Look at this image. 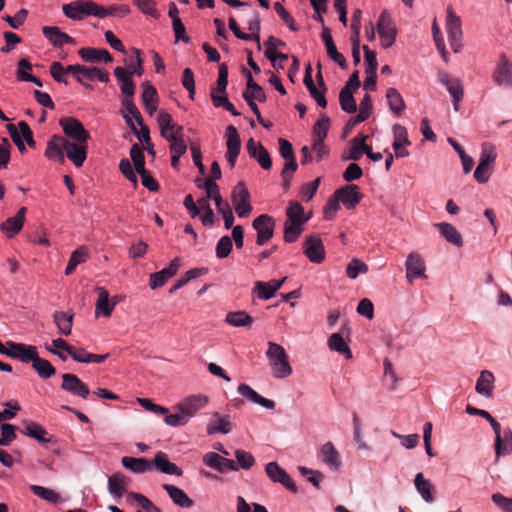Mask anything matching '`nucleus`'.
I'll return each mask as SVG.
<instances>
[{
  "mask_svg": "<svg viewBox=\"0 0 512 512\" xmlns=\"http://www.w3.org/2000/svg\"><path fill=\"white\" fill-rule=\"evenodd\" d=\"M311 216V212L305 213L300 203L290 201L286 208V220L283 230L284 241L286 243L297 241L304 231V225L310 220Z\"/></svg>",
  "mask_w": 512,
  "mask_h": 512,
  "instance_id": "obj_1",
  "label": "nucleus"
},
{
  "mask_svg": "<svg viewBox=\"0 0 512 512\" xmlns=\"http://www.w3.org/2000/svg\"><path fill=\"white\" fill-rule=\"evenodd\" d=\"M266 356L275 378L282 379L292 374V367L285 349L274 342H268Z\"/></svg>",
  "mask_w": 512,
  "mask_h": 512,
  "instance_id": "obj_2",
  "label": "nucleus"
},
{
  "mask_svg": "<svg viewBox=\"0 0 512 512\" xmlns=\"http://www.w3.org/2000/svg\"><path fill=\"white\" fill-rule=\"evenodd\" d=\"M98 4L91 0H75L62 5L63 14L74 21H81L88 16L98 17Z\"/></svg>",
  "mask_w": 512,
  "mask_h": 512,
  "instance_id": "obj_3",
  "label": "nucleus"
},
{
  "mask_svg": "<svg viewBox=\"0 0 512 512\" xmlns=\"http://www.w3.org/2000/svg\"><path fill=\"white\" fill-rule=\"evenodd\" d=\"M446 31L448 34L450 46L454 53H458L462 49V29L461 18L455 13L454 9L449 5L446 9Z\"/></svg>",
  "mask_w": 512,
  "mask_h": 512,
  "instance_id": "obj_4",
  "label": "nucleus"
},
{
  "mask_svg": "<svg viewBox=\"0 0 512 512\" xmlns=\"http://www.w3.org/2000/svg\"><path fill=\"white\" fill-rule=\"evenodd\" d=\"M278 142L280 155L286 160L281 172L283 186L284 189H288L292 174L297 170V163L292 144L284 138H279Z\"/></svg>",
  "mask_w": 512,
  "mask_h": 512,
  "instance_id": "obj_5",
  "label": "nucleus"
},
{
  "mask_svg": "<svg viewBox=\"0 0 512 512\" xmlns=\"http://www.w3.org/2000/svg\"><path fill=\"white\" fill-rule=\"evenodd\" d=\"M59 125L70 141L88 142L90 134L78 119L74 117H64L59 120Z\"/></svg>",
  "mask_w": 512,
  "mask_h": 512,
  "instance_id": "obj_6",
  "label": "nucleus"
},
{
  "mask_svg": "<svg viewBox=\"0 0 512 512\" xmlns=\"http://www.w3.org/2000/svg\"><path fill=\"white\" fill-rule=\"evenodd\" d=\"M377 32L380 37L381 45L384 49L390 48L395 43L397 30L393 24L390 14L387 11H382L379 16Z\"/></svg>",
  "mask_w": 512,
  "mask_h": 512,
  "instance_id": "obj_7",
  "label": "nucleus"
},
{
  "mask_svg": "<svg viewBox=\"0 0 512 512\" xmlns=\"http://www.w3.org/2000/svg\"><path fill=\"white\" fill-rule=\"evenodd\" d=\"M275 225V219L268 214H261L253 220L252 227L257 232V245L262 246L273 237Z\"/></svg>",
  "mask_w": 512,
  "mask_h": 512,
  "instance_id": "obj_8",
  "label": "nucleus"
},
{
  "mask_svg": "<svg viewBox=\"0 0 512 512\" xmlns=\"http://www.w3.org/2000/svg\"><path fill=\"white\" fill-rule=\"evenodd\" d=\"M226 147L225 158L231 169L235 167L236 160L241 150V140L239 133L233 125H229L225 131Z\"/></svg>",
  "mask_w": 512,
  "mask_h": 512,
  "instance_id": "obj_9",
  "label": "nucleus"
},
{
  "mask_svg": "<svg viewBox=\"0 0 512 512\" xmlns=\"http://www.w3.org/2000/svg\"><path fill=\"white\" fill-rule=\"evenodd\" d=\"M492 79L498 86L512 88V62L505 54L500 55Z\"/></svg>",
  "mask_w": 512,
  "mask_h": 512,
  "instance_id": "obj_10",
  "label": "nucleus"
},
{
  "mask_svg": "<svg viewBox=\"0 0 512 512\" xmlns=\"http://www.w3.org/2000/svg\"><path fill=\"white\" fill-rule=\"evenodd\" d=\"M438 80L446 87L452 98L453 108L455 111H458L464 93L461 81L457 78L450 77L445 72H440L438 74Z\"/></svg>",
  "mask_w": 512,
  "mask_h": 512,
  "instance_id": "obj_11",
  "label": "nucleus"
},
{
  "mask_svg": "<svg viewBox=\"0 0 512 512\" xmlns=\"http://www.w3.org/2000/svg\"><path fill=\"white\" fill-rule=\"evenodd\" d=\"M88 142H75L66 138L64 156L76 167H81L87 158Z\"/></svg>",
  "mask_w": 512,
  "mask_h": 512,
  "instance_id": "obj_12",
  "label": "nucleus"
},
{
  "mask_svg": "<svg viewBox=\"0 0 512 512\" xmlns=\"http://www.w3.org/2000/svg\"><path fill=\"white\" fill-rule=\"evenodd\" d=\"M405 268L406 278L410 283H412L415 278H427L425 274V262L420 254L416 252H412L408 255L405 262Z\"/></svg>",
  "mask_w": 512,
  "mask_h": 512,
  "instance_id": "obj_13",
  "label": "nucleus"
},
{
  "mask_svg": "<svg viewBox=\"0 0 512 512\" xmlns=\"http://www.w3.org/2000/svg\"><path fill=\"white\" fill-rule=\"evenodd\" d=\"M180 266L181 259L179 257H176L170 262L168 267L162 269L161 271L152 273L150 275L149 281L151 289H156L164 286L166 282L177 273Z\"/></svg>",
  "mask_w": 512,
  "mask_h": 512,
  "instance_id": "obj_14",
  "label": "nucleus"
},
{
  "mask_svg": "<svg viewBox=\"0 0 512 512\" xmlns=\"http://www.w3.org/2000/svg\"><path fill=\"white\" fill-rule=\"evenodd\" d=\"M61 388L73 395L86 399L90 394L89 387L74 374L62 375Z\"/></svg>",
  "mask_w": 512,
  "mask_h": 512,
  "instance_id": "obj_15",
  "label": "nucleus"
},
{
  "mask_svg": "<svg viewBox=\"0 0 512 512\" xmlns=\"http://www.w3.org/2000/svg\"><path fill=\"white\" fill-rule=\"evenodd\" d=\"M205 465L217 470L220 473L227 471H237L238 465L235 461L225 458L215 452H208L203 457Z\"/></svg>",
  "mask_w": 512,
  "mask_h": 512,
  "instance_id": "obj_16",
  "label": "nucleus"
},
{
  "mask_svg": "<svg viewBox=\"0 0 512 512\" xmlns=\"http://www.w3.org/2000/svg\"><path fill=\"white\" fill-rule=\"evenodd\" d=\"M266 473L273 482L281 483L293 493L297 492V487L287 472L282 469L276 462H269L266 465Z\"/></svg>",
  "mask_w": 512,
  "mask_h": 512,
  "instance_id": "obj_17",
  "label": "nucleus"
},
{
  "mask_svg": "<svg viewBox=\"0 0 512 512\" xmlns=\"http://www.w3.org/2000/svg\"><path fill=\"white\" fill-rule=\"evenodd\" d=\"M304 254L313 263H321L325 259L322 240L318 236H309L303 243Z\"/></svg>",
  "mask_w": 512,
  "mask_h": 512,
  "instance_id": "obj_18",
  "label": "nucleus"
},
{
  "mask_svg": "<svg viewBox=\"0 0 512 512\" xmlns=\"http://www.w3.org/2000/svg\"><path fill=\"white\" fill-rule=\"evenodd\" d=\"M114 75L120 84L122 100L133 99L135 94V84L132 80V72L127 69L117 66L114 69Z\"/></svg>",
  "mask_w": 512,
  "mask_h": 512,
  "instance_id": "obj_19",
  "label": "nucleus"
},
{
  "mask_svg": "<svg viewBox=\"0 0 512 512\" xmlns=\"http://www.w3.org/2000/svg\"><path fill=\"white\" fill-rule=\"evenodd\" d=\"M247 152L249 156L255 159L264 170H269L271 168L272 161L270 155L261 143H257L253 138H250L247 141Z\"/></svg>",
  "mask_w": 512,
  "mask_h": 512,
  "instance_id": "obj_20",
  "label": "nucleus"
},
{
  "mask_svg": "<svg viewBox=\"0 0 512 512\" xmlns=\"http://www.w3.org/2000/svg\"><path fill=\"white\" fill-rule=\"evenodd\" d=\"M6 345L8 346V353H6V356L12 359H17L23 363H30V359H32V355L37 349L36 346L16 343L13 341L6 342Z\"/></svg>",
  "mask_w": 512,
  "mask_h": 512,
  "instance_id": "obj_21",
  "label": "nucleus"
},
{
  "mask_svg": "<svg viewBox=\"0 0 512 512\" xmlns=\"http://www.w3.org/2000/svg\"><path fill=\"white\" fill-rule=\"evenodd\" d=\"M26 212L27 208L21 207L16 215L9 217L0 224V230L5 233L8 238L17 235L23 227Z\"/></svg>",
  "mask_w": 512,
  "mask_h": 512,
  "instance_id": "obj_22",
  "label": "nucleus"
},
{
  "mask_svg": "<svg viewBox=\"0 0 512 512\" xmlns=\"http://www.w3.org/2000/svg\"><path fill=\"white\" fill-rule=\"evenodd\" d=\"M42 33L49 43L57 48H61L64 44H76L73 37L62 32L60 28L56 26H43Z\"/></svg>",
  "mask_w": 512,
  "mask_h": 512,
  "instance_id": "obj_23",
  "label": "nucleus"
},
{
  "mask_svg": "<svg viewBox=\"0 0 512 512\" xmlns=\"http://www.w3.org/2000/svg\"><path fill=\"white\" fill-rule=\"evenodd\" d=\"M208 404V398L204 395H193L181 401L176 408L185 414L188 419Z\"/></svg>",
  "mask_w": 512,
  "mask_h": 512,
  "instance_id": "obj_24",
  "label": "nucleus"
},
{
  "mask_svg": "<svg viewBox=\"0 0 512 512\" xmlns=\"http://www.w3.org/2000/svg\"><path fill=\"white\" fill-rule=\"evenodd\" d=\"M121 115L124 118L127 126L133 133H136V126L133 122L135 120L138 125H142V116L138 108L136 107L133 99L122 100Z\"/></svg>",
  "mask_w": 512,
  "mask_h": 512,
  "instance_id": "obj_25",
  "label": "nucleus"
},
{
  "mask_svg": "<svg viewBox=\"0 0 512 512\" xmlns=\"http://www.w3.org/2000/svg\"><path fill=\"white\" fill-rule=\"evenodd\" d=\"M319 457L332 470H338L341 466V456L332 442L321 446Z\"/></svg>",
  "mask_w": 512,
  "mask_h": 512,
  "instance_id": "obj_26",
  "label": "nucleus"
},
{
  "mask_svg": "<svg viewBox=\"0 0 512 512\" xmlns=\"http://www.w3.org/2000/svg\"><path fill=\"white\" fill-rule=\"evenodd\" d=\"M130 479L117 472L108 478V491L114 498H121L126 492Z\"/></svg>",
  "mask_w": 512,
  "mask_h": 512,
  "instance_id": "obj_27",
  "label": "nucleus"
},
{
  "mask_svg": "<svg viewBox=\"0 0 512 512\" xmlns=\"http://www.w3.org/2000/svg\"><path fill=\"white\" fill-rule=\"evenodd\" d=\"M238 393L246 398L247 400L261 405L265 407L266 409H274L276 406V403L273 400L264 398L260 394H258L255 390H253L249 385L247 384H240L237 389Z\"/></svg>",
  "mask_w": 512,
  "mask_h": 512,
  "instance_id": "obj_28",
  "label": "nucleus"
},
{
  "mask_svg": "<svg viewBox=\"0 0 512 512\" xmlns=\"http://www.w3.org/2000/svg\"><path fill=\"white\" fill-rule=\"evenodd\" d=\"M153 465L161 473L177 476H181L183 473L176 464L169 461L168 455L161 451L155 455L154 461L152 462V466Z\"/></svg>",
  "mask_w": 512,
  "mask_h": 512,
  "instance_id": "obj_29",
  "label": "nucleus"
},
{
  "mask_svg": "<svg viewBox=\"0 0 512 512\" xmlns=\"http://www.w3.org/2000/svg\"><path fill=\"white\" fill-rule=\"evenodd\" d=\"M79 56L86 62L103 61L105 63L113 60L112 55L106 49L84 47L78 51Z\"/></svg>",
  "mask_w": 512,
  "mask_h": 512,
  "instance_id": "obj_30",
  "label": "nucleus"
},
{
  "mask_svg": "<svg viewBox=\"0 0 512 512\" xmlns=\"http://www.w3.org/2000/svg\"><path fill=\"white\" fill-rule=\"evenodd\" d=\"M162 488L168 493L175 505L181 508H190L194 505L193 500L182 489L171 484H163Z\"/></svg>",
  "mask_w": 512,
  "mask_h": 512,
  "instance_id": "obj_31",
  "label": "nucleus"
},
{
  "mask_svg": "<svg viewBox=\"0 0 512 512\" xmlns=\"http://www.w3.org/2000/svg\"><path fill=\"white\" fill-rule=\"evenodd\" d=\"M33 369L41 379H49L56 374V369L46 359L40 358L36 350L30 359Z\"/></svg>",
  "mask_w": 512,
  "mask_h": 512,
  "instance_id": "obj_32",
  "label": "nucleus"
},
{
  "mask_svg": "<svg viewBox=\"0 0 512 512\" xmlns=\"http://www.w3.org/2000/svg\"><path fill=\"white\" fill-rule=\"evenodd\" d=\"M414 485L417 492L421 495L422 499L427 503L434 501L435 487L429 480L425 479L422 473H418L414 479Z\"/></svg>",
  "mask_w": 512,
  "mask_h": 512,
  "instance_id": "obj_33",
  "label": "nucleus"
},
{
  "mask_svg": "<svg viewBox=\"0 0 512 512\" xmlns=\"http://www.w3.org/2000/svg\"><path fill=\"white\" fill-rule=\"evenodd\" d=\"M221 177V169L220 165L217 161H213L211 165L210 176L205 179L197 180V187L199 189H205L206 192H216L218 190V185L216 184V180Z\"/></svg>",
  "mask_w": 512,
  "mask_h": 512,
  "instance_id": "obj_34",
  "label": "nucleus"
},
{
  "mask_svg": "<svg viewBox=\"0 0 512 512\" xmlns=\"http://www.w3.org/2000/svg\"><path fill=\"white\" fill-rule=\"evenodd\" d=\"M122 465L136 474H142L152 470V462L145 458L123 457Z\"/></svg>",
  "mask_w": 512,
  "mask_h": 512,
  "instance_id": "obj_35",
  "label": "nucleus"
},
{
  "mask_svg": "<svg viewBox=\"0 0 512 512\" xmlns=\"http://www.w3.org/2000/svg\"><path fill=\"white\" fill-rule=\"evenodd\" d=\"M65 143L66 138L62 136H53L51 140L47 143L45 155L49 159H60L61 161H63Z\"/></svg>",
  "mask_w": 512,
  "mask_h": 512,
  "instance_id": "obj_36",
  "label": "nucleus"
},
{
  "mask_svg": "<svg viewBox=\"0 0 512 512\" xmlns=\"http://www.w3.org/2000/svg\"><path fill=\"white\" fill-rule=\"evenodd\" d=\"M98 299L96 301V315L102 312L104 316L108 317L111 315L116 301L109 302V292L104 287H97Z\"/></svg>",
  "mask_w": 512,
  "mask_h": 512,
  "instance_id": "obj_37",
  "label": "nucleus"
},
{
  "mask_svg": "<svg viewBox=\"0 0 512 512\" xmlns=\"http://www.w3.org/2000/svg\"><path fill=\"white\" fill-rule=\"evenodd\" d=\"M493 382V374L487 370H484L481 372L479 378L477 379L475 390L477 393L485 397H491L494 388Z\"/></svg>",
  "mask_w": 512,
  "mask_h": 512,
  "instance_id": "obj_38",
  "label": "nucleus"
},
{
  "mask_svg": "<svg viewBox=\"0 0 512 512\" xmlns=\"http://www.w3.org/2000/svg\"><path fill=\"white\" fill-rule=\"evenodd\" d=\"M386 99L390 110L396 115L400 116L405 110L406 105L403 97L395 88H388L386 91Z\"/></svg>",
  "mask_w": 512,
  "mask_h": 512,
  "instance_id": "obj_39",
  "label": "nucleus"
},
{
  "mask_svg": "<svg viewBox=\"0 0 512 512\" xmlns=\"http://www.w3.org/2000/svg\"><path fill=\"white\" fill-rule=\"evenodd\" d=\"M435 227L439 230L440 234L450 243L460 247L463 244L462 236L457 229L446 222L437 223Z\"/></svg>",
  "mask_w": 512,
  "mask_h": 512,
  "instance_id": "obj_40",
  "label": "nucleus"
},
{
  "mask_svg": "<svg viewBox=\"0 0 512 512\" xmlns=\"http://www.w3.org/2000/svg\"><path fill=\"white\" fill-rule=\"evenodd\" d=\"M80 76L88 80H98L102 83H107L110 80L109 73L102 68L95 66H83L81 65Z\"/></svg>",
  "mask_w": 512,
  "mask_h": 512,
  "instance_id": "obj_41",
  "label": "nucleus"
},
{
  "mask_svg": "<svg viewBox=\"0 0 512 512\" xmlns=\"http://www.w3.org/2000/svg\"><path fill=\"white\" fill-rule=\"evenodd\" d=\"M157 123L161 136L166 140H174L171 130L174 127L172 116L168 112L161 110L157 116Z\"/></svg>",
  "mask_w": 512,
  "mask_h": 512,
  "instance_id": "obj_42",
  "label": "nucleus"
},
{
  "mask_svg": "<svg viewBox=\"0 0 512 512\" xmlns=\"http://www.w3.org/2000/svg\"><path fill=\"white\" fill-rule=\"evenodd\" d=\"M23 427V433L25 435L34 438L39 442L47 443L50 441L49 438H46L47 431L41 425L30 420H25L23 421Z\"/></svg>",
  "mask_w": 512,
  "mask_h": 512,
  "instance_id": "obj_43",
  "label": "nucleus"
},
{
  "mask_svg": "<svg viewBox=\"0 0 512 512\" xmlns=\"http://www.w3.org/2000/svg\"><path fill=\"white\" fill-rule=\"evenodd\" d=\"M328 346L331 350L344 355L346 359L352 358V352L340 333H333L328 339Z\"/></svg>",
  "mask_w": 512,
  "mask_h": 512,
  "instance_id": "obj_44",
  "label": "nucleus"
},
{
  "mask_svg": "<svg viewBox=\"0 0 512 512\" xmlns=\"http://www.w3.org/2000/svg\"><path fill=\"white\" fill-rule=\"evenodd\" d=\"M53 318L59 333L68 336L72 330L73 314H68L66 312H55L53 314Z\"/></svg>",
  "mask_w": 512,
  "mask_h": 512,
  "instance_id": "obj_45",
  "label": "nucleus"
},
{
  "mask_svg": "<svg viewBox=\"0 0 512 512\" xmlns=\"http://www.w3.org/2000/svg\"><path fill=\"white\" fill-rule=\"evenodd\" d=\"M512 452V430L510 428L504 429L500 436L499 446H495L496 460L501 456L509 455Z\"/></svg>",
  "mask_w": 512,
  "mask_h": 512,
  "instance_id": "obj_46",
  "label": "nucleus"
},
{
  "mask_svg": "<svg viewBox=\"0 0 512 512\" xmlns=\"http://www.w3.org/2000/svg\"><path fill=\"white\" fill-rule=\"evenodd\" d=\"M88 258V250L85 246H80L72 252L68 264L65 269V275H71L76 267L85 262Z\"/></svg>",
  "mask_w": 512,
  "mask_h": 512,
  "instance_id": "obj_47",
  "label": "nucleus"
},
{
  "mask_svg": "<svg viewBox=\"0 0 512 512\" xmlns=\"http://www.w3.org/2000/svg\"><path fill=\"white\" fill-rule=\"evenodd\" d=\"M233 205L239 217H246L250 214L252 206L250 204L249 194H232Z\"/></svg>",
  "mask_w": 512,
  "mask_h": 512,
  "instance_id": "obj_48",
  "label": "nucleus"
},
{
  "mask_svg": "<svg viewBox=\"0 0 512 512\" xmlns=\"http://www.w3.org/2000/svg\"><path fill=\"white\" fill-rule=\"evenodd\" d=\"M213 416L217 418V421L215 423L208 424L207 433L209 435L215 433L228 434L231 431L229 416L220 417L219 413L217 412H215Z\"/></svg>",
  "mask_w": 512,
  "mask_h": 512,
  "instance_id": "obj_49",
  "label": "nucleus"
},
{
  "mask_svg": "<svg viewBox=\"0 0 512 512\" xmlns=\"http://www.w3.org/2000/svg\"><path fill=\"white\" fill-rule=\"evenodd\" d=\"M130 12L131 10L127 5H112L108 8L98 5L97 8L98 18H105L108 16L125 17L129 15Z\"/></svg>",
  "mask_w": 512,
  "mask_h": 512,
  "instance_id": "obj_50",
  "label": "nucleus"
},
{
  "mask_svg": "<svg viewBox=\"0 0 512 512\" xmlns=\"http://www.w3.org/2000/svg\"><path fill=\"white\" fill-rule=\"evenodd\" d=\"M339 103L341 109L346 113H354L357 110V104L353 96V91L348 88H342L339 93Z\"/></svg>",
  "mask_w": 512,
  "mask_h": 512,
  "instance_id": "obj_51",
  "label": "nucleus"
},
{
  "mask_svg": "<svg viewBox=\"0 0 512 512\" xmlns=\"http://www.w3.org/2000/svg\"><path fill=\"white\" fill-rule=\"evenodd\" d=\"M30 491L39 498L53 504H57L61 500L60 495L56 491L43 486L31 485Z\"/></svg>",
  "mask_w": 512,
  "mask_h": 512,
  "instance_id": "obj_52",
  "label": "nucleus"
},
{
  "mask_svg": "<svg viewBox=\"0 0 512 512\" xmlns=\"http://www.w3.org/2000/svg\"><path fill=\"white\" fill-rule=\"evenodd\" d=\"M226 322L231 326L245 327L253 322V318L245 311L229 312L226 315Z\"/></svg>",
  "mask_w": 512,
  "mask_h": 512,
  "instance_id": "obj_53",
  "label": "nucleus"
},
{
  "mask_svg": "<svg viewBox=\"0 0 512 512\" xmlns=\"http://www.w3.org/2000/svg\"><path fill=\"white\" fill-rule=\"evenodd\" d=\"M330 128V119L327 115L321 114L313 126L314 139L325 140Z\"/></svg>",
  "mask_w": 512,
  "mask_h": 512,
  "instance_id": "obj_54",
  "label": "nucleus"
},
{
  "mask_svg": "<svg viewBox=\"0 0 512 512\" xmlns=\"http://www.w3.org/2000/svg\"><path fill=\"white\" fill-rule=\"evenodd\" d=\"M393 137H394V141L392 144L393 149L401 148L403 146L411 144V142L408 139L407 130L402 125L395 124L393 126Z\"/></svg>",
  "mask_w": 512,
  "mask_h": 512,
  "instance_id": "obj_55",
  "label": "nucleus"
},
{
  "mask_svg": "<svg viewBox=\"0 0 512 512\" xmlns=\"http://www.w3.org/2000/svg\"><path fill=\"white\" fill-rule=\"evenodd\" d=\"M496 157L497 152L495 146L488 142L483 143L479 163L494 166Z\"/></svg>",
  "mask_w": 512,
  "mask_h": 512,
  "instance_id": "obj_56",
  "label": "nucleus"
},
{
  "mask_svg": "<svg viewBox=\"0 0 512 512\" xmlns=\"http://www.w3.org/2000/svg\"><path fill=\"white\" fill-rule=\"evenodd\" d=\"M130 157L137 173H143L145 169V157L142 148L138 144L132 145Z\"/></svg>",
  "mask_w": 512,
  "mask_h": 512,
  "instance_id": "obj_57",
  "label": "nucleus"
},
{
  "mask_svg": "<svg viewBox=\"0 0 512 512\" xmlns=\"http://www.w3.org/2000/svg\"><path fill=\"white\" fill-rule=\"evenodd\" d=\"M253 293H256L257 297L263 300H268L276 294V292L272 288L270 281H256L255 286L253 288Z\"/></svg>",
  "mask_w": 512,
  "mask_h": 512,
  "instance_id": "obj_58",
  "label": "nucleus"
},
{
  "mask_svg": "<svg viewBox=\"0 0 512 512\" xmlns=\"http://www.w3.org/2000/svg\"><path fill=\"white\" fill-rule=\"evenodd\" d=\"M243 98L245 101H259L264 102L266 100V95L262 87L258 84L250 85V87H246Z\"/></svg>",
  "mask_w": 512,
  "mask_h": 512,
  "instance_id": "obj_59",
  "label": "nucleus"
},
{
  "mask_svg": "<svg viewBox=\"0 0 512 512\" xmlns=\"http://www.w3.org/2000/svg\"><path fill=\"white\" fill-rule=\"evenodd\" d=\"M372 109V100L369 94H365L360 101V109L356 117H354V122H364L367 120L371 114Z\"/></svg>",
  "mask_w": 512,
  "mask_h": 512,
  "instance_id": "obj_60",
  "label": "nucleus"
},
{
  "mask_svg": "<svg viewBox=\"0 0 512 512\" xmlns=\"http://www.w3.org/2000/svg\"><path fill=\"white\" fill-rule=\"evenodd\" d=\"M340 203V197L336 194H333V196L328 199L323 209L324 218L326 220H332L335 217L337 211L340 209Z\"/></svg>",
  "mask_w": 512,
  "mask_h": 512,
  "instance_id": "obj_61",
  "label": "nucleus"
},
{
  "mask_svg": "<svg viewBox=\"0 0 512 512\" xmlns=\"http://www.w3.org/2000/svg\"><path fill=\"white\" fill-rule=\"evenodd\" d=\"M368 266L359 259H352L346 268V274L350 279H356L359 274L366 273Z\"/></svg>",
  "mask_w": 512,
  "mask_h": 512,
  "instance_id": "obj_62",
  "label": "nucleus"
},
{
  "mask_svg": "<svg viewBox=\"0 0 512 512\" xmlns=\"http://www.w3.org/2000/svg\"><path fill=\"white\" fill-rule=\"evenodd\" d=\"M128 499H134L146 512H161L160 508L155 506L147 497L142 494L130 492L127 494Z\"/></svg>",
  "mask_w": 512,
  "mask_h": 512,
  "instance_id": "obj_63",
  "label": "nucleus"
},
{
  "mask_svg": "<svg viewBox=\"0 0 512 512\" xmlns=\"http://www.w3.org/2000/svg\"><path fill=\"white\" fill-rule=\"evenodd\" d=\"M237 512H268V510L266 507L258 503H252V505H250L243 497L238 496Z\"/></svg>",
  "mask_w": 512,
  "mask_h": 512,
  "instance_id": "obj_64",
  "label": "nucleus"
}]
</instances>
